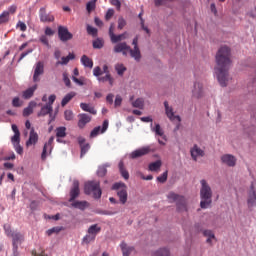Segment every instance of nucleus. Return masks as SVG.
Listing matches in <instances>:
<instances>
[{
    "instance_id": "obj_62",
    "label": "nucleus",
    "mask_w": 256,
    "mask_h": 256,
    "mask_svg": "<svg viewBox=\"0 0 256 256\" xmlns=\"http://www.w3.org/2000/svg\"><path fill=\"white\" fill-rule=\"evenodd\" d=\"M40 41H41L44 45H46V46L49 45V42H48V39H47L46 35H42V36L40 37Z\"/></svg>"
},
{
    "instance_id": "obj_7",
    "label": "nucleus",
    "mask_w": 256,
    "mask_h": 256,
    "mask_svg": "<svg viewBox=\"0 0 256 256\" xmlns=\"http://www.w3.org/2000/svg\"><path fill=\"white\" fill-rule=\"evenodd\" d=\"M58 37L62 42H67L73 38V35L68 31L67 27L58 26Z\"/></svg>"
},
{
    "instance_id": "obj_20",
    "label": "nucleus",
    "mask_w": 256,
    "mask_h": 256,
    "mask_svg": "<svg viewBox=\"0 0 256 256\" xmlns=\"http://www.w3.org/2000/svg\"><path fill=\"white\" fill-rule=\"evenodd\" d=\"M53 141H54V137H50L48 142L44 145L43 147V151H42V154H41V158L42 160H45L46 157H47V150L49 149L50 153H51V150H52V144H53Z\"/></svg>"
},
{
    "instance_id": "obj_45",
    "label": "nucleus",
    "mask_w": 256,
    "mask_h": 256,
    "mask_svg": "<svg viewBox=\"0 0 256 256\" xmlns=\"http://www.w3.org/2000/svg\"><path fill=\"white\" fill-rule=\"evenodd\" d=\"M87 33L89 35H92L93 37H96L98 34V30L96 28L91 27L90 25L87 26Z\"/></svg>"
},
{
    "instance_id": "obj_58",
    "label": "nucleus",
    "mask_w": 256,
    "mask_h": 256,
    "mask_svg": "<svg viewBox=\"0 0 256 256\" xmlns=\"http://www.w3.org/2000/svg\"><path fill=\"white\" fill-rule=\"evenodd\" d=\"M80 107H81V109H82L83 111L88 112L89 109H90L92 106H90L89 104H86V103H81V104H80Z\"/></svg>"
},
{
    "instance_id": "obj_2",
    "label": "nucleus",
    "mask_w": 256,
    "mask_h": 256,
    "mask_svg": "<svg viewBox=\"0 0 256 256\" xmlns=\"http://www.w3.org/2000/svg\"><path fill=\"white\" fill-rule=\"evenodd\" d=\"M138 39H139L138 36H136L133 39L132 44L134 45V49H131L130 46L127 45V43L122 42V43H118L114 47V52L115 53H123L124 56H126L129 52L131 57L134 58L137 62H139L141 59V52L138 47Z\"/></svg>"
},
{
    "instance_id": "obj_51",
    "label": "nucleus",
    "mask_w": 256,
    "mask_h": 256,
    "mask_svg": "<svg viewBox=\"0 0 256 256\" xmlns=\"http://www.w3.org/2000/svg\"><path fill=\"white\" fill-rule=\"evenodd\" d=\"M126 21L123 17L118 19V29L122 30L126 26Z\"/></svg>"
},
{
    "instance_id": "obj_17",
    "label": "nucleus",
    "mask_w": 256,
    "mask_h": 256,
    "mask_svg": "<svg viewBox=\"0 0 256 256\" xmlns=\"http://www.w3.org/2000/svg\"><path fill=\"white\" fill-rule=\"evenodd\" d=\"M78 118H79L78 127L80 129H83L86 126V124H88L92 120V117L85 113L79 114Z\"/></svg>"
},
{
    "instance_id": "obj_37",
    "label": "nucleus",
    "mask_w": 256,
    "mask_h": 256,
    "mask_svg": "<svg viewBox=\"0 0 256 256\" xmlns=\"http://www.w3.org/2000/svg\"><path fill=\"white\" fill-rule=\"evenodd\" d=\"M119 170L121 175L123 176L124 179L128 180L129 179V173L128 171L125 169L123 162L119 163Z\"/></svg>"
},
{
    "instance_id": "obj_61",
    "label": "nucleus",
    "mask_w": 256,
    "mask_h": 256,
    "mask_svg": "<svg viewBox=\"0 0 256 256\" xmlns=\"http://www.w3.org/2000/svg\"><path fill=\"white\" fill-rule=\"evenodd\" d=\"M121 103H122V98L120 95H117L115 99V106L118 107L121 105Z\"/></svg>"
},
{
    "instance_id": "obj_40",
    "label": "nucleus",
    "mask_w": 256,
    "mask_h": 256,
    "mask_svg": "<svg viewBox=\"0 0 256 256\" xmlns=\"http://www.w3.org/2000/svg\"><path fill=\"white\" fill-rule=\"evenodd\" d=\"M153 131L156 133V135L163 137V139L166 141V136L164 135V131L161 129V126L159 124H156Z\"/></svg>"
},
{
    "instance_id": "obj_57",
    "label": "nucleus",
    "mask_w": 256,
    "mask_h": 256,
    "mask_svg": "<svg viewBox=\"0 0 256 256\" xmlns=\"http://www.w3.org/2000/svg\"><path fill=\"white\" fill-rule=\"evenodd\" d=\"M12 105H13V107H20L21 106L20 99L18 97H15L12 100Z\"/></svg>"
},
{
    "instance_id": "obj_31",
    "label": "nucleus",
    "mask_w": 256,
    "mask_h": 256,
    "mask_svg": "<svg viewBox=\"0 0 256 256\" xmlns=\"http://www.w3.org/2000/svg\"><path fill=\"white\" fill-rule=\"evenodd\" d=\"M87 205L88 203L86 201H75L72 203V206L75 207V209H81V211H84Z\"/></svg>"
},
{
    "instance_id": "obj_48",
    "label": "nucleus",
    "mask_w": 256,
    "mask_h": 256,
    "mask_svg": "<svg viewBox=\"0 0 256 256\" xmlns=\"http://www.w3.org/2000/svg\"><path fill=\"white\" fill-rule=\"evenodd\" d=\"M96 1L97 0H93L87 3L86 9L89 13L95 9Z\"/></svg>"
},
{
    "instance_id": "obj_3",
    "label": "nucleus",
    "mask_w": 256,
    "mask_h": 256,
    "mask_svg": "<svg viewBox=\"0 0 256 256\" xmlns=\"http://www.w3.org/2000/svg\"><path fill=\"white\" fill-rule=\"evenodd\" d=\"M201 190H200V197H201V202L200 206L201 209H207L211 203H212V196L213 192L209 184L207 183L206 180H201Z\"/></svg>"
},
{
    "instance_id": "obj_16",
    "label": "nucleus",
    "mask_w": 256,
    "mask_h": 256,
    "mask_svg": "<svg viewBox=\"0 0 256 256\" xmlns=\"http://www.w3.org/2000/svg\"><path fill=\"white\" fill-rule=\"evenodd\" d=\"M193 97L199 99L204 96L203 84L200 82H196L194 84V89L192 90Z\"/></svg>"
},
{
    "instance_id": "obj_46",
    "label": "nucleus",
    "mask_w": 256,
    "mask_h": 256,
    "mask_svg": "<svg viewBox=\"0 0 256 256\" xmlns=\"http://www.w3.org/2000/svg\"><path fill=\"white\" fill-rule=\"evenodd\" d=\"M80 147H81L80 157L82 158L88 152V150L90 149V145H89V143H86V144H84Z\"/></svg>"
},
{
    "instance_id": "obj_21",
    "label": "nucleus",
    "mask_w": 256,
    "mask_h": 256,
    "mask_svg": "<svg viewBox=\"0 0 256 256\" xmlns=\"http://www.w3.org/2000/svg\"><path fill=\"white\" fill-rule=\"evenodd\" d=\"M10 237L12 238L14 250H17L18 243H22V241H23L22 234L19 232H14Z\"/></svg>"
},
{
    "instance_id": "obj_4",
    "label": "nucleus",
    "mask_w": 256,
    "mask_h": 256,
    "mask_svg": "<svg viewBox=\"0 0 256 256\" xmlns=\"http://www.w3.org/2000/svg\"><path fill=\"white\" fill-rule=\"evenodd\" d=\"M84 193L86 195H91V193H93L94 199H100L102 195L100 183L98 181L86 182L84 186Z\"/></svg>"
},
{
    "instance_id": "obj_25",
    "label": "nucleus",
    "mask_w": 256,
    "mask_h": 256,
    "mask_svg": "<svg viewBox=\"0 0 256 256\" xmlns=\"http://www.w3.org/2000/svg\"><path fill=\"white\" fill-rule=\"evenodd\" d=\"M36 89H37V85H34V86L28 88L27 90H25V91L22 93V97H23L24 99H30V98L33 96V94H34V92H35Z\"/></svg>"
},
{
    "instance_id": "obj_50",
    "label": "nucleus",
    "mask_w": 256,
    "mask_h": 256,
    "mask_svg": "<svg viewBox=\"0 0 256 256\" xmlns=\"http://www.w3.org/2000/svg\"><path fill=\"white\" fill-rule=\"evenodd\" d=\"M64 116L67 121H71L74 117L73 112L71 110H66L64 112Z\"/></svg>"
},
{
    "instance_id": "obj_59",
    "label": "nucleus",
    "mask_w": 256,
    "mask_h": 256,
    "mask_svg": "<svg viewBox=\"0 0 256 256\" xmlns=\"http://www.w3.org/2000/svg\"><path fill=\"white\" fill-rule=\"evenodd\" d=\"M111 4L116 6L118 10L121 8V2L119 0H111Z\"/></svg>"
},
{
    "instance_id": "obj_52",
    "label": "nucleus",
    "mask_w": 256,
    "mask_h": 256,
    "mask_svg": "<svg viewBox=\"0 0 256 256\" xmlns=\"http://www.w3.org/2000/svg\"><path fill=\"white\" fill-rule=\"evenodd\" d=\"M102 74H103V71L101 70V68L99 66L94 68V70H93V75L94 76L99 78V77H101Z\"/></svg>"
},
{
    "instance_id": "obj_49",
    "label": "nucleus",
    "mask_w": 256,
    "mask_h": 256,
    "mask_svg": "<svg viewBox=\"0 0 256 256\" xmlns=\"http://www.w3.org/2000/svg\"><path fill=\"white\" fill-rule=\"evenodd\" d=\"M168 178V171H165L161 176L157 177L159 183H166Z\"/></svg>"
},
{
    "instance_id": "obj_63",
    "label": "nucleus",
    "mask_w": 256,
    "mask_h": 256,
    "mask_svg": "<svg viewBox=\"0 0 256 256\" xmlns=\"http://www.w3.org/2000/svg\"><path fill=\"white\" fill-rule=\"evenodd\" d=\"M16 10H17V7L15 5H12L8 8V11L6 12H9V16H10V14H14Z\"/></svg>"
},
{
    "instance_id": "obj_8",
    "label": "nucleus",
    "mask_w": 256,
    "mask_h": 256,
    "mask_svg": "<svg viewBox=\"0 0 256 256\" xmlns=\"http://www.w3.org/2000/svg\"><path fill=\"white\" fill-rule=\"evenodd\" d=\"M53 107L49 105H45L41 108L40 112L37 114L38 117L49 115V124L55 120V116L52 114Z\"/></svg>"
},
{
    "instance_id": "obj_55",
    "label": "nucleus",
    "mask_w": 256,
    "mask_h": 256,
    "mask_svg": "<svg viewBox=\"0 0 256 256\" xmlns=\"http://www.w3.org/2000/svg\"><path fill=\"white\" fill-rule=\"evenodd\" d=\"M55 100H56V96L54 94L49 96L48 103L46 105L52 107Z\"/></svg>"
},
{
    "instance_id": "obj_41",
    "label": "nucleus",
    "mask_w": 256,
    "mask_h": 256,
    "mask_svg": "<svg viewBox=\"0 0 256 256\" xmlns=\"http://www.w3.org/2000/svg\"><path fill=\"white\" fill-rule=\"evenodd\" d=\"M10 17H9V12L4 11L1 15H0V24H4L7 23L9 21Z\"/></svg>"
},
{
    "instance_id": "obj_24",
    "label": "nucleus",
    "mask_w": 256,
    "mask_h": 256,
    "mask_svg": "<svg viewBox=\"0 0 256 256\" xmlns=\"http://www.w3.org/2000/svg\"><path fill=\"white\" fill-rule=\"evenodd\" d=\"M120 247H121L123 256H130V253L134 251V247L128 246L125 242H122Z\"/></svg>"
},
{
    "instance_id": "obj_19",
    "label": "nucleus",
    "mask_w": 256,
    "mask_h": 256,
    "mask_svg": "<svg viewBox=\"0 0 256 256\" xmlns=\"http://www.w3.org/2000/svg\"><path fill=\"white\" fill-rule=\"evenodd\" d=\"M247 203H248L249 209H252V207H256V192L253 186H252V190L248 194Z\"/></svg>"
},
{
    "instance_id": "obj_44",
    "label": "nucleus",
    "mask_w": 256,
    "mask_h": 256,
    "mask_svg": "<svg viewBox=\"0 0 256 256\" xmlns=\"http://www.w3.org/2000/svg\"><path fill=\"white\" fill-rule=\"evenodd\" d=\"M104 46V42H103V40H101V39H96L94 42H93V47L95 48V49H101L102 47Z\"/></svg>"
},
{
    "instance_id": "obj_64",
    "label": "nucleus",
    "mask_w": 256,
    "mask_h": 256,
    "mask_svg": "<svg viewBox=\"0 0 256 256\" xmlns=\"http://www.w3.org/2000/svg\"><path fill=\"white\" fill-rule=\"evenodd\" d=\"M17 26L20 28L22 32L26 31L27 27L23 22H19Z\"/></svg>"
},
{
    "instance_id": "obj_14",
    "label": "nucleus",
    "mask_w": 256,
    "mask_h": 256,
    "mask_svg": "<svg viewBox=\"0 0 256 256\" xmlns=\"http://www.w3.org/2000/svg\"><path fill=\"white\" fill-rule=\"evenodd\" d=\"M191 156L194 161L198 160V157H204L205 151L202 150L197 144H195L190 150Z\"/></svg>"
},
{
    "instance_id": "obj_6",
    "label": "nucleus",
    "mask_w": 256,
    "mask_h": 256,
    "mask_svg": "<svg viewBox=\"0 0 256 256\" xmlns=\"http://www.w3.org/2000/svg\"><path fill=\"white\" fill-rule=\"evenodd\" d=\"M112 189L113 191H117L120 203H122V205H125L128 199L127 186L125 185V183L117 182L112 186Z\"/></svg>"
},
{
    "instance_id": "obj_23",
    "label": "nucleus",
    "mask_w": 256,
    "mask_h": 256,
    "mask_svg": "<svg viewBox=\"0 0 256 256\" xmlns=\"http://www.w3.org/2000/svg\"><path fill=\"white\" fill-rule=\"evenodd\" d=\"M100 231L101 227L98 224H93L88 228L87 233L96 238Z\"/></svg>"
},
{
    "instance_id": "obj_30",
    "label": "nucleus",
    "mask_w": 256,
    "mask_h": 256,
    "mask_svg": "<svg viewBox=\"0 0 256 256\" xmlns=\"http://www.w3.org/2000/svg\"><path fill=\"white\" fill-rule=\"evenodd\" d=\"M133 96L130 97V101L132 102V106L135 108L142 109L144 106V100L142 98H138L136 101L133 102Z\"/></svg>"
},
{
    "instance_id": "obj_53",
    "label": "nucleus",
    "mask_w": 256,
    "mask_h": 256,
    "mask_svg": "<svg viewBox=\"0 0 256 256\" xmlns=\"http://www.w3.org/2000/svg\"><path fill=\"white\" fill-rule=\"evenodd\" d=\"M98 175L100 176V177H103V176H105L106 175V173H107V169L105 168V167H100L99 169H98Z\"/></svg>"
},
{
    "instance_id": "obj_15",
    "label": "nucleus",
    "mask_w": 256,
    "mask_h": 256,
    "mask_svg": "<svg viewBox=\"0 0 256 256\" xmlns=\"http://www.w3.org/2000/svg\"><path fill=\"white\" fill-rule=\"evenodd\" d=\"M79 193H80L79 182H78V180H74L73 186L70 190L69 202L72 203V201H74L78 197Z\"/></svg>"
},
{
    "instance_id": "obj_12",
    "label": "nucleus",
    "mask_w": 256,
    "mask_h": 256,
    "mask_svg": "<svg viewBox=\"0 0 256 256\" xmlns=\"http://www.w3.org/2000/svg\"><path fill=\"white\" fill-rule=\"evenodd\" d=\"M164 106H165V111H166L167 117L171 121L177 120L178 123H180L181 122V117L174 114L173 108L169 106V103L167 101L164 102Z\"/></svg>"
},
{
    "instance_id": "obj_47",
    "label": "nucleus",
    "mask_w": 256,
    "mask_h": 256,
    "mask_svg": "<svg viewBox=\"0 0 256 256\" xmlns=\"http://www.w3.org/2000/svg\"><path fill=\"white\" fill-rule=\"evenodd\" d=\"M13 145H18L20 143V133H14V136L11 138Z\"/></svg>"
},
{
    "instance_id": "obj_18",
    "label": "nucleus",
    "mask_w": 256,
    "mask_h": 256,
    "mask_svg": "<svg viewBox=\"0 0 256 256\" xmlns=\"http://www.w3.org/2000/svg\"><path fill=\"white\" fill-rule=\"evenodd\" d=\"M108 126H109V122H108V120H105V121L103 122L102 129H101L100 126L95 127V128L91 131L90 137H91V138H95V137L100 133V131H101V133H104V132L108 129Z\"/></svg>"
},
{
    "instance_id": "obj_38",
    "label": "nucleus",
    "mask_w": 256,
    "mask_h": 256,
    "mask_svg": "<svg viewBox=\"0 0 256 256\" xmlns=\"http://www.w3.org/2000/svg\"><path fill=\"white\" fill-rule=\"evenodd\" d=\"M56 136L57 138H64L66 136V128L65 127L56 128Z\"/></svg>"
},
{
    "instance_id": "obj_36",
    "label": "nucleus",
    "mask_w": 256,
    "mask_h": 256,
    "mask_svg": "<svg viewBox=\"0 0 256 256\" xmlns=\"http://www.w3.org/2000/svg\"><path fill=\"white\" fill-rule=\"evenodd\" d=\"M153 256H170V251L167 248H161L154 252Z\"/></svg>"
},
{
    "instance_id": "obj_26",
    "label": "nucleus",
    "mask_w": 256,
    "mask_h": 256,
    "mask_svg": "<svg viewBox=\"0 0 256 256\" xmlns=\"http://www.w3.org/2000/svg\"><path fill=\"white\" fill-rule=\"evenodd\" d=\"M97 80L101 83L109 82L110 86H113L114 84V78L111 76V74H106L105 76H101L97 78Z\"/></svg>"
},
{
    "instance_id": "obj_43",
    "label": "nucleus",
    "mask_w": 256,
    "mask_h": 256,
    "mask_svg": "<svg viewBox=\"0 0 256 256\" xmlns=\"http://www.w3.org/2000/svg\"><path fill=\"white\" fill-rule=\"evenodd\" d=\"M3 229H4L5 235H7V237H10L14 233V231H12V229H11L10 224H4Z\"/></svg>"
},
{
    "instance_id": "obj_32",
    "label": "nucleus",
    "mask_w": 256,
    "mask_h": 256,
    "mask_svg": "<svg viewBox=\"0 0 256 256\" xmlns=\"http://www.w3.org/2000/svg\"><path fill=\"white\" fill-rule=\"evenodd\" d=\"M81 63L88 68H92L93 67V61L86 55H83L81 57Z\"/></svg>"
},
{
    "instance_id": "obj_28",
    "label": "nucleus",
    "mask_w": 256,
    "mask_h": 256,
    "mask_svg": "<svg viewBox=\"0 0 256 256\" xmlns=\"http://www.w3.org/2000/svg\"><path fill=\"white\" fill-rule=\"evenodd\" d=\"M36 106V103L31 101L28 105V107H26L24 110H23V116L27 117L29 116L30 114L33 113V109L34 107Z\"/></svg>"
},
{
    "instance_id": "obj_34",
    "label": "nucleus",
    "mask_w": 256,
    "mask_h": 256,
    "mask_svg": "<svg viewBox=\"0 0 256 256\" xmlns=\"http://www.w3.org/2000/svg\"><path fill=\"white\" fill-rule=\"evenodd\" d=\"M161 166H162L161 160H157L153 163H150L149 170L150 171H158L161 168Z\"/></svg>"
},
{
    "instance_id": "obj_35",
    "label": "nucleus",
    "mask_w": 256,
    "mask_h": 256,
    "mask_svg": "<svg viewBox=\"0 0 256 256\" xmlns=\"http://www.w3.org/2000/svg\"><path fill=\"white\" fill-rule=\"evenodd\" d=\"M127 38V32L120 34V35H114L113 38L111 39L112 43H118L122 40H125Z\"/></svg>"
},
{
    "instance_id": "obj_27",
    "label": "nucleus",
    "mask_w": 256,
    "mask_h": 256,
    "mask_svg": "<svg viewBox=\"0 0 256 256\" xmlns=\"http://www.w3.org/2000/svg\"><path fill=\"white\" fill-rule=\"evenodd\" d=\"M75 58V55L73 53H69L67 57H62L61 61H58L56 65H67L70 60H73Z\"/></svg>"
},
{
    "instance_id": "obj_1",
    "label": "nucleus",
    "mask_w": 256,
    "mask_h": 256,
    "mask_svg": "<svg viewBox=\"0 0 256 256\" xmlns=\"http://www.w3.org/2000/svg\"><path fill=\"white\" fill-rule=\"evenodd\" d=\"M231 50L227 46L219 49L216 55L217 66L215 67V74L222 87H226L229 81V67L231 65Z\"/></svg>"
},
{
    "instance_id": "obj_56",
    "label": "nucleus",
    "mask_w": 256,
    "mask_h": 256,
    "mask_svg": "<svg viewBox=\"0 0 256 256\" xmlns=\"http://www.w3.org/2000/svg\"><path fill=\"white\" fill-rule=\"evenodd\" d=\"M114 15V10L113 9H109L106 13L105 19L108 21L110 20Z\"/></svg>"
},
{
    "instance_id": "obj_39",
    "label": "nucleus",
    "mask_w": 256,
    "mask_h": 256,
    "mask_svg": "<svg viewBox=\"0 0 256 256\" xmlns=\"http://www.w3.org/2000/svg\"><path fill=\"white\" fill-rule=\"evenodd\" d=\"M95 236H92L91 234H87L83 237L82 243H85V245H89V243H92L95 241Z\"/></svg>"
},
{
    "instance_id": "obj_5",
    "label": "nucleus",
    "mask_w": 256,
    "mask_h": 256,
    "mask_svg": "<svg viewBox=\"0 0 256 256\" xmlns=\"http://www.w3.org/2000/svg\"><path fill=\"white\" fill-rule=\"evenodd\" d=\"M167 197L170 203H176L178 211H187V200L184 196L170 192Z\"/></svg>"
},
{
    "instance_id": "obj_42",
    "label": "nucleus",
    "mask_w": 256,
    "mask_h": 256,
    "mask_svg": "<svg viewBox=\"0 0 256 256\" xmlns=\"http://www.w3.org/2000/svg\"><path fill=\"white\" fill-rule=\"evenodd\" d=\"M115 70L117 71L119 76H123L124 72L126 71V67L123 64H117L115 66Z\"/></svg>"
},
{
    "instance_id": "obj_13",
    "label": "nucleus",
    "mask_w": 256,
    "mask_h": 256,
    "mask_svg": "<svg viewBox=\"0 0 256 256\" xmlns=\"http://www.w3.org/2000/svg\"><path fill=\"white\" fill-rule=\"evenodd\" d=\"M39 17H40V21L43 22V23H51L55 20L53 15L48 14L46 12L45 8H41L39 10Z\"/></svg>"
},
{
    "instance_id": "obj_33",
    "label": "nucleus",
    "mask_w": 256,
    "mask_h": 256,
    "mask_svg": "<svg viewBox=\"0 0 256 256\" xmlns=\"http://www.w3.org/2000/svg\"><path fill=\"white\" fill-rule=\"evenodd\" d=\"M76 96V93L75 92H70L68 93L63 99H62V102H61V105L62 107L66 106L73 97Z\"/></svg>"
},
{
    "instance_id": "obj_22",
    "label": "nucleus",
    "mask_w": 256,
    "mask_h": 256,
    "mask_svg": "<svg viewBox=\"0 0 256 256\" xmlns=\"http://www.w3.org/2000/svg\"><path fill=\"white\" fill-rule=\"evenodd\" d=\"M38 141V135L37 133L34 132V129H31L30 135H29V139L26 142V146L29 147L31 145H35Z\"/></svg>"
},
{
    "instance_id": "obj_54",
    "label": "nucleus",
    "mask_w": 256,
    "mask_h": 256,
    "mask_svg": "<svg viewBox=\"0 0 256 256\" xmlns=\"http://www.w3.org/2000/svg\"><path fill=\"white\" fill-rule=\"evenodd\" d=\"M63 81L67 87L71 86L70 79L68 78V75L66 73L63 74Z\"/></svg>"
},
{
    "instance_id": "obj_29",
    "label": "nucleus",
    "mask_w": 256,
    "mask_h": 256,
    "mask_svg": "<svg viewBox=\"0 0 256 256\" xmlns=\"http://www.w3.org/2000/svg\"><path fill=\"white\" fill-rule=\"evenodd\" d=\"M203 234L204 237H207V243L212 245V239H216L214 232L212 230H205Z\"/></svg>"
},
{
    "instance_id": "obj_10",
    "label": "nucleus",
    "mask_w": 256,
    "mask_h": 256,
    "mask_svg": "<svg viewBox=\"0 0 256 256\" xmlns=\"http://www.w3.org/2000/svg\"><path fill=\"white\" fill-rule=\"evenodd\" d=\"M221 162L228 167H234L237 164V158L231 154H224L221 156Z\"/></svg>"
},
{
    "instance_id": "obj_60",
    "label": "nucleus",
    "mask_w": 256,
    "mask_h": 256,
    "mask_svg": "<svg viewBox=\"0 0 256 256\" xmlns=\"http://www.w3.org/2000/svg\"><path fill=\"white\" fill-rule=\"evenodd\" d=\"M54 33H55V32H54L51 28H49V27H47V28L45 29V36H53Z\"/></svg>"
},
{
    "instance_id": "obj_9",
    "label": "nucleus",
    "mask_w": 256,
    "mask_h": 256,
    "mask_svg": "<svg viewBox=\"0 0 256 256\" xmlns=\"http://www.w3.org/2000/svg\"><path fill=\"white\" fill-rule=\"evenodd\" d=\"M151 151H153L151 149V146H145V147H142L140 149H137L135 151H133L131 154H130V157L132 159H136V158H139V157H142L144 155H147L149 154Z\"/></svg>"
},
{
    "instance_id": "obj_11",
    "label": "nucleus",
    "mask_w": 256,
    "mask_h": 256,
    "mask_svg": "<svg viewBox=\"0 0 256 256\" xmlns=\"http://www.w3.org/2000/svg\"><path fill=\"white\" fill-rule=\"evenodd\" d=\"M44 73V63L42 61H39L34 66V75H33V81L38 82L40 81V75Z\"/></svg>"
}]
</instances>
